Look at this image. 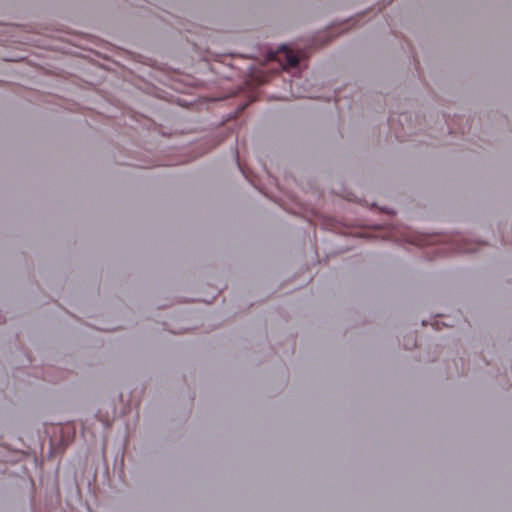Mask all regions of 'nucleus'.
I'll list each match as a JSON object with an SVG mask.
<instances>
[{
	"instance_id": "obj_3",
	"label": "nucleus",
	"mask_w": 512,
	"mask_h": 512,
	"mask_svg": "<svg viewBox=\"0 0 512 512\" xmlns=\"http://www.w3.org/2000/svg\"><path fill=\"white\" fill-rule=\"evenodd\" d=\"M406 241H408V242H410L412 244L418 245V246H424V245L431 244V239L430 238L422 237V236H419V235L408 236L406 238Z\"/></svg>"
},
{
	"instance_id": "obj_2",
	"label": "nucleus",
	"mask_w": 512,
	"mask_h": 512,
	"mask_svg": "<svg viewBox=\"0 0 512 512\" xmlns=\"http://www.w3.org/2000/svg\"><path fill=\"white\" fill-rule=\"evenodd\" d=\"M451 250L459 253H471L478 250V244L456 237L453 239Z\"/></svg>"
},
{
	"instance_id": "obj_4",
	"label": "nucleus",
	"mask_w": 512,
	"mask_h": 512,
	"mask_svg": "<svg viewBox=\"0 0 512 512\" xmlns=\"http://www.w3.org/2000/svg\"><path fill=\"white\" fill-rule=\"evenodd\" d=\"M444 250H445L444 248H439V249H437V252L438 251H444Z\"/></svg>"
},
{
	"instance_id": "obj_1",
	"label": "nucleus",
	"mask_w": 512,
	"mask_h": 512,
	"mask_svg": "<svg viewBox=\"0 0 512 512\" xmlns=\"http://www.w3.org/2000/svg\"><path fill=\"white\" fill-rule=\"evenodd\" d=\"M274 58L279 61L284 70L288 68H296L299 65V56L286 46L281 47Z\"/></svg>"
}]
</instances>
